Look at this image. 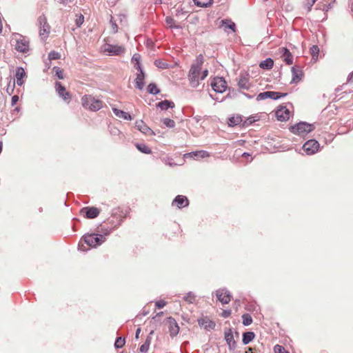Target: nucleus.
<instances>
[{"label": "nucleus", "mask_w": 353, "mask_h": 353, "mask_svg": "<svg viewBox=\"0 0 353 353\" xmlns=\"http://www.w3.org/2000/svg\"><path fill=\"white\" fill-rule=\"evenodd\" d=\"M255 336V334L252 332H246L243 334L242 341L243 344L247 345L251 342Z\"/></svg>", "instance_id": "cd10ccee"}, {"label": "nucleus", "mask_w": 353, "mask_h": 353, "mask_svg": "<svg viewBox=\"0 0 353 353\" xmlns=\"http://www.w3.org/2000/svg\"><path fill=\"white\" fill-rule=\"evenodd\" d=\"M26 76V72L22 67H18L16 70L15 77L17 79V83L21 86L23 84V78Z\"/></svg>", "instance_id": "412c9836"}, {"label": "nucleus", "mask_w": 353, "mask_h": 353, "mask_svg": "<svg viewBox=\"0 0 353 353\" xmlns=\"http://www.w3.org/2000/svg\"><path fill=\"white\" fill-rule=\"evenodd\" d=\"M281 52L282 53V57L283 58L284 61L288 65H291L293 63V57L290 50L286 48H281Z\"/></svg>", "instance_id": "aec40b11"}, {"label": "nucleus", "mask_w": 353, "mask_h": 353, "mask_svg": "<svg viewBox=\"0 0 353 353\" xmlns=\"http://www.w3.org/2000/svg\"><path fill=\"white\" fill-rule=\"evenodd\" d=\"M163 123L168 128H174L175 126V122L174 120L165 118L163 120Z\"/></svg>", "instance_id": "79ce46f5"}, {"label": "nucleus", "mask_w": 353, "mask_h": 353, "mask_svg": "<svg viewBox=\"0 0 353 353\" xmlns=\"http://www.w3.org/2000/svg\"><path fill=\"white\" fill-rule=\"evenodd\" d=\"M347 82H353V72L348 75Z\"/></svg>", "instance_id": "052dcab7"}, {"label": "nucleus", "mask_w": 353, "mask_h": 353, "mask_svg": "<svg viewBox=\"0 0 353 353\" xmlns=\"http://www.w3.org/2000/svg\"><path fill=\"white\" fill-rule=\"evenodd\" d=\"M141 330L140 327L137 329L136 333H135V339H138L139 338V334L141 333Z\"/></svg>", "instance_id": "bf43d9fd"}, {"label": "nucleus", "mask_w": 353, "mask_h": 353, "mask_svg": "<svg viewBox=\"0 0 353 353\" xmlns=\"http://www.w3.org/2000/svg\"><path fill=\"white\" fill-rule=\"evenodd\" d=\"M148 92L151 94L156 95L159 93L160 90H159V89H158V88L157 87V85L155 83H150L148 85Z\"/></svg>", "instance_id": "72a5a7b5"}, {"label": "nucleus", "mask_w": 353, "mask_h": 353, "mask_svg": "<svg viewBox=\"0 0 353 353\" xmlns=\"http://www.w3.org/2000/svg\"><path fill=\"white\" fill-rule=\"evenodd\" d=\"M213 0H193L195 5L201 8H207L210 6Z\"/></svg>", "instance_id": "7c9ffc66"}, {"label": "nucleus", "mask_w": 353, "mask_h": 353, "mask_svg": "<svg viewBox=\"0 0 353 353\" xmlns=\"http://www.w3.org/2000/svg\"><path fill=\"white\" fill-rule=\"evenodd\" d=\"M222 24L225 26L226 28L232 30L233 32H235L236 25L234 22L223 20L222 21Z\"/></svg>", "instance_id": "a19ab883"}, {"label": "nucleus", "mask_w": 353, "mask_h": 353, "mask_svg": "<svg viewBox=\"0 0 353 353\" xmlns=\"http://www.w3.org/2000/svg\"><path fill=\"white\" fill-rule=\"evenodd\" d=\"M53 70L55 71L56 75L59 79H63V71L59 68L54 67Z\"/></svg>", "instance_id": "09e8293b"}, {"label": "nucleus", "mask_w": 353, "mask_h": 353, "mask_svg": "<svg viewBox=\"0 0 353 353\" xmlns=\"http://www.w3.org/2000/svg\"><path fill=\"white\" fill-rule=\"evenodd\" d=\"M157 107L159 108L162 110H167L168 108H174V104L172 101L164 100L158 103L157 104Z\"/></svg>", "instance_id": "b1692460"}, {"label": "nucleus", "mask_w": 353, "mask_h": 353, "mask_svg": "<svg viewBox=\"0 0 353 353\" xmlns=\"http://www.w3.org/2000/svg\"><path fill=\"white\" fill-rule=\"evenodd\" d=\"M167 323L168 324V329L170 336H176L179 332V326L176 320L172 317H168L167 319Z\"/></svg>", "instance_id": "f8f14e48"}, {"label": "nucleus", "mask_w": 353, "mask_h": 353, "mask_svg": "<svg viewBox=\"0 0 353 353\" xmlns=\"http://www.w3.org/2000/svg\"><path fill=\"white\" fill-rule=\"evenodd\" d=\"M99 213L100 210L96 207H85L80 210V214L89 219L97 217Z\"/></svg>", "instance_id": "6e6552de"}, {"label": "nucleus", "mask_w": 353, "mask_h": 353, "mask_svg": "<svg viewBox=\"0 0 353 353\" xmlns=\"http://www.w3.org/2000/svg\"><path fill=\"white\" fill-rule=\"evenodd\" d=\"M209 156V153L205 150L192 152L185 154V157H190L194 159H203Z\"/></svg>", "instance_id": "a211bd4d"}, {"label": "nucleus", "mask_w": 353, "mask_h": 353, "mask_svg": "<svg viewBox=\"0 0 353 353\" xmlns=\"http://www.w3.org/2000/svg\"><path fill=\"white\" fill-rule=\"evenodd\" d=\"M84 21V16L81 14L77 15L75 23L77 27H80Z\"/></svg>", "instance_id": "a18cd8bd"}, {"label": "nucleus", "mask_w": 353, "mask_h": 353, "mask_svg": "<svg viewBox=\"0 0 353 353\" xmlns=\"http://www.w3.org/2000/svg\"><path fill=\"white\" fill-rule=\"evenodd\" d=\"M274 65V61L271 58H267L266 59L262 61L259 66L262 69L270 70L272 69Z\"/></svg>", "instance_id": "bb28decb"}, {"label": "nucleus", "mask_w": 353, "mask_h": 353, "mask_svg": "<svg viewBox=\"0 0 353 353\" xmlns=\"http://www.w3.org/2000/svg\"><path fill=\"white\" fill-rule=\"evenodd\" d=\"M166 305V302L164 300H159L155 303V305L158 309L163 308Z\"/></svg>", "instance_id": "8fccbe9b"}, {"label": "nucleus", "mask_w": 353, "mask_h": 353, "mask_svg": "<svg viewBox=\"0 0 353 353\" xmlns=\"http://www.w3.org/2000/svg\"><path fill=\"white\" fill-rule=\"evenodd\" d=\"M245 353H255L252 351V348H248V350L245 352Z\"/></svg>", "instance_id": "69168bd1"}, {"label": "nucleus", "mask_w": 353, "mask_h": 353, "mask_svg": "<svg viewBox=\"0 0 353 353\" xmlns=\"http://www.w3.org/2000/svg\"><path fill=\"white\" fill-rule=\"evenodd\" d=\"M250 154L249 153H248V152H244V153L242 154V157H250Z\"/></svg>", "instance_id": "e2e57ef3"}, {"label": "nucleus", "mask_w": 353, "mask_h": 353, "mask_svg": "<svg viewBox=\"0 0 353 353\" xmlns=\"http://www.w3.org/2000/svg\"><path fill=\"white\" fill-rule=\"evenodd\" d=\"M213 90L218 93H223L227 88V83L223 77H216L211 82Z\"/></svg>", "instance_id": "39448f33"}, {"label": "nucleus", "mask_w": 353, "mask_h": 353, "mask_svg": "<svg viewBox=\"0 0 353 353\" xmlns=\"http://www.w3.org/2000/svg\"><path fill=\"white\" fill-rule=\"evenodd\" d=\"M217 299L222 304H228L231 301L232 295L226 289H219L216 291Z\"/></svg>", "instance_id": "1a4fd4ad"}, {"label": "nucleus", "mask_w": 353, "mask_h": 353, "mask_svg": "<svg viewBox=\"0 0 353 353\" xmlns=\"http://www.w3.org/2000/svg\"><path fill=\"white\" fill-rule=\"evenodd\" d=\"M310 53L312 57V59L316 61L318 59L319 54V48L317 46L314 45L310 48Z\"/></svg>", "instance_id": "c9c22d12"}, {"label": "nucleus", "mask_w": 353, "mask_h": 353, "mask_svg": "<svg viewBox=\"0 0 353 353\" xmlns=\"http://www.w3.org/2000/svg\"><path fill=\"white\" fill-rule=\"evenodd\" d=\"M203 63V57L201 54H199L196 57V62L191 65L188 77L190 85L192 88H196L199 84V75Z\"/></svg>", "instance_id": "f257e3e1"}, {"label": "nucleus", "mask_w": 353, "mask_h": 353, "mask_svg": "<svg viewBox=\"0 0 353 353\" xmlns=\"http://www.w3.org/2000/svg\"><path fill=\"white\" fill-rule=\"evenodd\" d=\"M137 148L144 154H150L152 152L150 148L144 143H137Z\"/></svg>", "instance_id": "473e14b6"}, {"label": "nucleus", "mask_w": 353, "mask_h": 353, "mask_svg": "<svg viewBox=\"0 0 353 353\" xmlns=\"http://www.w3.org/2000/svg\"><path fill=\"white\" fill-rule=\"evenodd\" d=\"M61 55L59 52L55 51H51L48 54V58L50 60H56L60 58Z\"/></svg>", "instance_id": "c03bdc74"}, {"label": "nucleus", "mask_w": 353, "mask_h": 353, "mask_svg": "<svg viewBox=\"0 0 353 353\" xmlns=\"http://www.w3.org/2000/svg\"><path fill=\"white\" fill-rule=\"evenodd\" d=\"M230 314H231L230 310H223L221 316L224 318H227V317H229L230 316Z\"/></svg>", "instance_id": "5fc2aeb1"}, {"label": "nucleus", "mask_w": 353, "mask_h": 353, "mask_svg": "<svg viewBox=\"0 0 353 353\" xmlns=\"http://www.w3.org/2000/svg\"><path fill=\"white\" fill-rule=\"evenodd\" d=\"M112 111L114 114L119 118H121L127 121H131L132 119L131 115L126 112L119 110L116 108H112Z\"/></svg>", "instance_id": "4be33fe9"}, {"label": "nucleus", "mask_w": 353, "mask_h": 353, "mask_svg": "<svg viewBox=\"0 0 353 353\" xmlns=\"http://www.w3.org/2000/svg\"><path fill=\"white\" fill-rule=\"evenodd\" d=\"M112 230H108L106 232H105V236L108 235L110 232H111Z\"/></svg>", "instance_id": "774afa93"}, {"label": "nucleus", "mask_w": 353, "mask_h": 353, "mask_svg": "<svg viewBox=\"0 0 353 353\" xmlns=\"http://www.w3.org/2000/svg\"><path fill=\"white\" fill-rule=\"evenodd\" d=\"M290 116V112L286 107H281L276 111V117L279 121H287Z\"/></svg>", "instance_id": "ddd939ff"}, {"label": "nucleus", "mask_w": 353, "mask_h": 353, "mask_svg": "<svg viewBox=\"0 0 353 353\" xmlns=\"http://www.w3.org/2000/svg\"><path fill=\"white\" fill-rule=\"evenodd\" d=\"M137 70L139 73L137 74L135 79V87L139 90H142L145 85L144 79L145 74L143 69Z\"/></svg>", "instance_id": "dca6fc26"}, {"label": "nucleus", "mask_w": 353, "mask_h": 353, "mask_svg": "<svg viewBox=\"0 0 353 353\" xmlns=\"http://www.w3.org/2000/svg\"><path fill=\"white\" fill-rule=\"evenodd\" d=\"M255 121V119H254L252 117H250L247 119V121H245L246 123L248 124H252L253 122Z\"/></svg>", "instance_id": "680f3d73"}, {"label": "nucleus", "mask_w": 353, "mask_h": 353, "mask_svg": "<svg viewBox=\"0 0 353 353\" xmlns=\"http://www.w3.org/2000/svg\"><path fill=\"white\" fill-rule=\"evenodd\" d=\"M243 121L241 116L236 115L231 117L228 119V124L230 127H234L241 123Z\"/></svg>", "instance_id": "a878e982"}, {"label": "nucleus", "mask_w": 353, "mask_h": 353, "mask_svg": "<svg viewBox=\"0 0 353 353\" xmlns=\"http://www.w3.org/2000/svg\"><path fill=\"white\" fill-rule=\"evenodd\" d=\"M135 127L142 133L146 135H152L154 132L148 127L142 120L137 121L135 122Z\"/></svg>", "instance_id": "4468645a"}, {"label": "nucleus", "mask_w": 353, "mask_h": 353, "mask_svg": "<svg viewBox=\"0 0 353 353\" xmlns=\"http://www.w3.org/2000/svg\"><path fill=\"white\" fill-rule=\"evenodd\" d=\"M225 340L226 341L230 350H234L236 348V342L231 329L225 332Z\"/></svg>", "instance_id": "2eb2a0df"}, {"label": "nucleus", "mask_w": 353, "mask_h": 353, "mask_svg": "<svg viewBox=\"0 0 353 353\" xmlns=\"http://www.w3.org/2000/svg\"><path fill=\"white\" fill-rule=\"evenodd\" d=\"M14 87V82L13 83V85H12V88H10V85H8V87L7 88L6 91H7V92H8L9 94H12V92H13Z\"/></svg>", "instance_id": "13d9d810"}, {"label": "nucleus", "mask_w": 353, "mask_h": 353, "mask_svg": "<svg viewBox=\"0 0 353 353\" xmlns=\"http://www.w3.org/2000/svg\"><path fill=\"white\" fill-rule=\"evenodd\" d=\"M270 91H265V92L259 93L256 97V100L262 101V100H265L266 99H270Z\"/></svg>", "instance_id": "58836bf2"}, {"label": "nucleus", "mask_w": 353, "mask_h": 353, "mask_svg": "<svg viewBox=\"0 0 353 353\" xmlns=\"http://www.w3.org/2000/svg\"><path fill=\"white\" fill-rule=\"evenodd\" d=\"M83 240L89 246L96 248L105 241V236L103 234H88L83 236Z\"/></svg>", "instance_id": "20e7f679"}, {"label": "nucleus", "mask_w": 353, "mask_h": 353, "mask_svg": "<svg viewBox=\"0 0 353 353\" xmlns=\"http://www.w3.org/2000/svg\"><path fill=\"white\" fill-rule=\"evenodd\" d=\"M238 85L239 88L242 89L248 90L250 87L248 79H247L246 77L240 78L238 82Z\"/></svg>", "instance_id": "2f4dec72"}, {"label": "nucleus", "mask_w": 353, "mask_h": 353, "mask_svg": "<svg viewBox=\"0 0 353 353\" xmlns=\"http://www.w3.org/2000/svg\"><path fill=\"white\" fill-rule=\"evenodd\" d=\"M314 129V124H310L306 122H300L290 128V130L292 133L301 137L305 136Z\"/></svg>", "instance_id": "7ed1b4c3"}, {"label": "nucleus", "mask_w": 353, "mask_h": 353, "mask_svg": "<svg viewBox=\"0 0 353 353\" xmlns=\"http://www.w3.org/2000/svg\"><path fill=\"white\" fill-rule=\"evenodd\" d=\"M176 203L179 208L188 206L189 204L188 199L186 196L183 195H178L174 199L172 204Z\"/></svg>", "instance_id": "6ab92c4d"}, {"label": "nucleus", "mask_w": 353, "mask_h": 353, "mask_svg": "<svg viewBox=\"0 0 353 353\" xmlns=\"http://www.w3.org/2000/svg\"><path fill=\"white\" fill-rule=\"evenodd\" d=\"M274 350L275 353H288L283 346L279 345H275Z\"/></svg>", "instance_id": "de8ad7c7"}, {"label": "nucleus", "mask_w": 353, "mask_h": 353, "mask_svg": "<svg viewBox=\"0 0 353 353\" xmlns=\"http://www.w3.org/2000/svg\"><path fill=\"white\" fill-rule=\"evenodd\" d=\"M199 325L201 327H203L205 330H213L215 327V323L208 318H203L198 321Z\"/></svg>", "instance_id": "f3484780"}, {"label": "nucleus", "mask_w": 353, "mask_h": 353, "mask_svg": "<svg viewBox=\"0 0 353 353\" xmlns=\"http://www.w3.org/2000/svg\"><path fill=\"white\" fill-rule=\"evenodd\" d=\"M151 340H152V339H151V336H148L146 338L144 343L143 345H141L139 348V351L141 353H146L148 351L150 343H151Z\"/></svg>", "instance_id": "c756f323"}, {"label": "nucleus", "mask_w": 353, "mask_h": 353, "mask_svg": "<svg viewBox=\"0 0 353 353\" xmlns=\"http://www.w3.org/2000/svg\"><path fill=\"white\" fill-rule=\"evenodd\" d=\"M83 106L92 111H97L103 107V101L92 95H85L82 97Z\"/></svg>", "instance_id": "f03ea898"}, {"label": "nucleus", "mask_w": 353, "mask_h": 353, "mask_svg": "<svg viewBox=\"0 0 353 353\" xmlns=\"http://www.w3.org/2000/svg\"><path fill=\"white\" fill-rule=\"evenodd\" d=\"M140 60H141V55L139 54L136 53L132 57L131 61L132 63H134V67L137 70L142 69L141 65L140 63Z\"/></svg>", "instance_id": "c85d7f7f"}, {"label": "nucleus", "mask_w": 353, "mask_h": 353, "mask_svg": "<svg viewBox=\"0 0 353 353\" xmlns=\"http://www.w3.org/2000/svg\"><path fill=\"white\" fill-rule=\"evenodd\" d=\"M50 26L47 23L43 25V26L39 27V35L43 40L48 38L50 33Z\"/></svg>", "instance_id": "393cba45"}, {"label": "nucleus", "mask_w": 353, "mask_h": 353, "mask_svg": "<svg viewBox=\"0 0 353 353\" xmlns=\"http://www.w3.org/2000/svg\"><path fill=\"white\" fill-rule=\"evenodd\" d=\"M243 324L245 326L250 325L252 323V318L250 314H244L242 315Z\"/></svg>", "instance_id": "e433bc0d"}, {"label": "nucleus", "mask_w": 353, "mask_h": 353, "mask_svg": "<svg viewBox=\"0 0 353 353\" xmlns=\"http://www.w3.org/2000/svg\"><path fill=\"white\" fill-rule=\"evenodd\" d=\"M18 101H19V97L17 95L12 96V100H11V105L12 106H14L17 103Z\"/></svg>", "instance_id": "603ef678"}, {"label": "nucleus", "mask_w": 353, "mask_h": 353, "mask_svg": "<svg viewBox=\"0 0 353 353\" xmlns=\"http://www.w3.org/2000/svg\"><path fill=\"white\" fill-rule=\"evenodd\" d=\"M195 299V296L192 292H188L185 296L184 300L189 303H192Z\"/></svg>", "instance_id": "37998d69"}, {"label": "nucleus", "mask_w": 353, "mask_h": 353, "mask_svg": "<svg viewBox=\"0 0 353 353\" xmlns=\"http://www.w3.org/2000/svg\"><path fill=\"white\" fill-rule=\"evenodd\" d=\"M270 99L276 100L281 97H284L288 95V93H283V92H274V91H270Z\"/></svg>", "instance_id": "f704fd0d"}, {"label": "nucleus", "mask_w": 353, "mask_h": 353, "mask_svg": "<svg viewBox=\"0 0 353 353\" xmlns=\"http://www.w3.org/2000/svg\"><path fill=\"white\" fill-rule=\"evenodd\" d=\"M55 88L59 96L65 101L69 103L71 99V94L69 92L66 91L65 88L60 82L57 81L55 83Z\"/></svg>", "instance_id": "9d476101"}, {"label": "nucleus", "mask_w": 353, "mask_h": 353, "mask_svg": "<svg viewBox=\"0 0 353 353\" xmlns=\"http://www.w3.org/2000/svg\"><path fill=\"white\" fill-rule=\"evenodd\" d=\"M319 143L317 141L310 139L303 144V149L307 155H312L319 151Z\"/></svg>", "instance_id": "423d86ee"}, {"label": "nucleus", "mask_w": 353, "mask_h": 353, "mask_svg": "<svg viewBox=\"0 0 353 353\" xmlns=\"http://www.w3.org/2000/svg\"><path fill=\"white\" fill-rule=\"evenodd\" d=\"M166 23L170 26V27H172V23H174V19L171 17H167L166 18Z\"/></svg>", "instance_id": "6e6d98bb"}, {"label": "nucleus", "mask_w": 353, "mask_h": 353, "mask_svg": "<svg viewBox=\"0 0 353 353\" xmlns=\"http://www.w3.org/2000/svg\"><path fill=\"white\" fill-rule=\"evenodd\" d=\"M208 75V70L207 69H205L202 72V74L200 77L199 81L203 80Z\"/></svg>", "instance_id": "864d4df0"}, {"label": "nucleus", "mask_w": 353, "mask_h": 353, "mask_svg": "<svg viewBox=\"0 0 353 353\" xmlns=\"http://www.w3.org/2000/svg\"><path fill=\"white\" fill-rule=\"evenodd\" d=\"M110 22L112 23V28L113 32H114V33L117 32L118 30L117 25L115 23H113L112 21H110Z\"/></svg>", "instance_id": "4d7b16f0"}, {"label": "nucleus", "mask_w": 353, "mask_h": 353, "mask_svg": "<svg viewBox=\"0 0 353 353\" xmlns=\"http://www.w3.org/2000/svg\"><path fill=\"white\" fill-rule=\"evenodd\" d=\"M245 95L248 98H249V99L252 98V96H250V95H249V94H245Z\"/></svg>", "instance_id": "338daca9"}, {"label": "nucleus", "mask_w": 353, "mask_h": 353, "mask_svg": "<svg viewBox=\"0 0 353 353\" xmlns=\"http://www.w3.org/2000/svg\"><path fill=\"white\" fill-rule=\"evenodd\" d=\"M292 79L291 83H296L301 81L302 77V72L300 70L296 69L295 67L292 68Z\"/></svg>", "instance_id": "5701e85b"}, {"label": "nucleus", "mask_w": 353, "mask_h": 353, "mask_svg": "<svg viewBox=\"0 0 353 353\" xmlns=\"http://www.w3.org/2000/svg\"><path fill=\"white\" fill-rule=\"evenodd\" d=\"M154 65L156 67L161 68V69H166L169 67L168 63L163 61L161 59H157L154 61Z\"/></svg>", "instance_id": "4c0bfd02"}, {"label": "nucleus", "mask_w": 353, "mask_h": 353, "mask_svg": "<svg viewBox=\"0 0 353 353\" xmlns=\"http://www.w3.org/2000/svg\"><path fill=\"white\" fill-rule=\"evenodd\" d=\"M125 343V339L121 337L117 338L115 343H114V347L116 348H121L123 346H124Z\"/></svg>", "instance_id": "ea45409f"}, {"label": "nucleus", "mask_w": 353, "mask_h": 353, "mask_svg": "<svg viewBox=\"0 0 353 353\" xmlns=\"http://www.w3.org/2000/svg\"><path fill=\"white\" fill-rule=\"evenodd\" d=\"M38 23H39V27L43 26V25H46V24L48 23H47V19H46V17H45L44 14H42V15L39 17V18H38Z\"/></svg>", "instance_id": "49530a36"}, {"label": "nucleus", "mask_w": 353, "mask_h": 353, "mask_svg": "<svg viewBox=\"0 0 353 353\" xmlns=\"http://www.w3.org/2000/svg\"><path fill=\"white\" fill-rule=\"evenodd\" d=\"M103 51L109 55H121L125 52L124 47L117 45L105 44L103 46Z\"/></svg>", "instance_id": "0eeeda50"}, {"label": "nucleus", "mask_w": 353, "mask_h": 353, "mask_svg": "<svg viewBox=\"0 0 353 353\" xmlns=\"http://www.w3.org/2000/svg\"><path fill=\"white\" fill-rule=\"evenodd\" d=\"M162 314H163V312H160L157 313V315L153 317V319H156L157 316H160Z\"/></svg>", "instance_id": "0e129e2a"}, {"label": "nucleus", "mask_w": 353, "mask_h": 353, "mask_svg": "<svg viewBox=\"0 0 353 353\" xmlns=\"http://www.w3.org/2000/svg\"><path fill=\"white\" fill-rule=\"evenodd\" d=\"M15 49L19 52H27L29 50V41L26 37L21 36L17 40Z\"/></svg>", "instance_id": "9b49d317"}, {"label": "nucleus", "mask_w": 353, "mask_h": 353, "mask_svg": "<svg viewBox=\"0 0 353 353\" xmlns=\"http://www.w3.org/2000/svg\"><path fill=\"white\" fill-rule=\"evenodd\" d=\"M314 3L311 1L310 0H307V2L305 3V7L307 8V11L310 12L312 9V7L313 6Z\"/></svg>", "instance_id": "3c124183"}]
</instances>
